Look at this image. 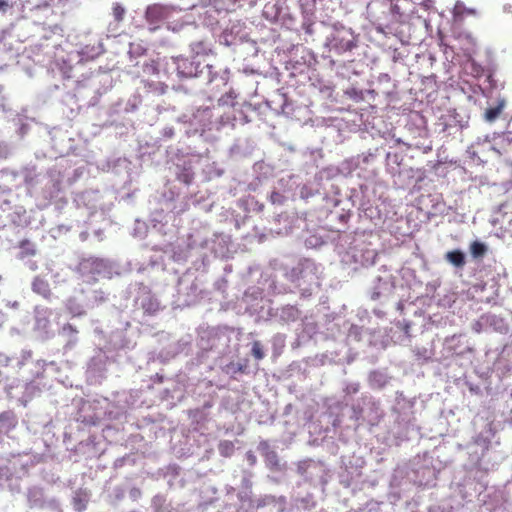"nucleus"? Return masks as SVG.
I'll use <instances>...</instances> for the list:
<instances>
[{
	"mask_svg": "<svg viewBox=\"0 0 512 512\" xmlns=\"http://www.w3.org/2000/svg\"><path fill=\"white\" fill-rule=\"evenodd\" d=\"M174 7L155 3L149 5L145 11L146 22L151 25V30L155 31L161 24L171 17L174 12Z\"/></svg>",
	"mask_w": 512,
	"mask_h": 512,
	"instance_id": "nucleus-1",
	"label": "nucleus"
},
{
	"mask_svg": "<svg viewBox=\"0 0 512 512\" xmlns=\"http://www.w3.org/2000/svg\"><path fill=\"white\" fill-rule=\"evenodd\" d=\"M174 63L176 65L177 75L181 79L196 77L199 72L198 65L188 58L177 57Z\"/></svg>",
	"mask_w": 512,
	"mask_h": 512,
	"instance_id": "nucleus-2",
	"label": "nucleus"
},
{
	"mask_svg": "<svg viewBox=\"0 0 512 512\" xmlns=\"http://www.w3.org/2000/svg\"><path fill=\"white\" fill-rule=\"evenodd\" d=\"M32 290L45 299H49L52 295L49 282L39 276L34 278L32 282Z\"/></svg>",
	"mask_w": 512,
	"mask_h": 512,
	"instance_id": "nucleus-3",
	"label": "nucleus"
},
{
	"mask_svg": "<svg viewBox=\"0 0 512 512\" xmlns=\"http://www.w3.org/2000/svg\"><path fill=\"white\" fill-rule=\"evenodd\" d=\"M445 259L455 267L461 268L465 265V254L461 250L448 251L445 254Z\"/></svg>",
	"mask_w": 512,
	"mask_h": 512,
	"instance_id": "nucleus-4",
	"label": "nucleus"
},
{
	"mask_svg": "<svg viewBox=\"0 0 512 512\" xmlns=\"http://www.w3.org/2000/svg\"><path fill=\"white\" fill-rule=\"evenodd\" d=\"M453 14L455 19L463 20L467 16H473L476 11L472 8H467L463 2H457L454 6Z\"/></svg>",
	"mask_w": 512,
	"mask_h": 512,
	"instance_id": "nucleus-5",
	"label": "nucleus"
},
{
	"mask_svg": "<svg viewBox=\"0 0 512 512\" xmlns=\"http://www.w3.org/2000/svg\"><path fill=\"white\" fill-rule=\"evenodd\" d=\"M487 252V246L479 241H474L470 244V253L473 258H482Z\"/></svg>",
	"mask_w": 512,
	"mask_h": 512,
	"instance_id": "nucleus-6",
	"label": "nucleus"
},
{
	"mask_svg": "<svg viewBox=\"0 0 512 512\" xmlns=\"http://www.w3.org/2000/svg\"><path fill=\"white\" fill-rule=\"evenodd\" d=\"M142 308L148 314L154 315L160 310V303L157 301V299L149 297L145 302L142 303Z\"/></svg>",
	"mask_w": 512,
	"mask_h": 512,
	"instance_id": "nucleus-7",
	"label": "nucleus"
},
{
	"mask_svg": "<svg viewBox=\"0 0 512 512\" xmlns=\"http://www.w3.org/2000/svg\"><path fill=\"white\" fill-rule=\"evenodd\" d=\"M19 247L21 249V257L22 258L34 256L36 254V249H35L34 245L27 239L22 240L20 242Z\"/></svg>",
	"mask_w": 512,
	"mask_h": 512,
	"instance_id": "nucleus-8",
	"label": "nucleus"
},
{
	"mask_svg": "<svg viewBox=\"0 0 512 512\" xmlns=\"http://www.w3.org/2000/svg\"><path fill=\"white\" fill-rule=\"evenodd\" d=\"M503 106L504 104L503 103H500L499 105H497L496 107H492V108H488L486 111H485V119L488 121V122H493L495 121L499 115L501 114L502 112V109H503Z\"/></svg>",
	"mask_w": 512,
	"mask_h": 512,
	"instance_id": "nucleus-9",
	"label": "nucleus"
},
{
	"mask_svg": "<svg viewBox=\"0 0 512 512\" xmlns=\"http://www.w3.org/2000/svg\"><path fill=\"white\" fill-rule=\"evenodd\" d=\"M126 10L120 3H114L112 6V15L117 22H121L124 19Z\"/></svg>",
	"mask_w": 512,
	"mask_h": 512,
	"instance_id": "nucleus-10",
	"label": "nucleus"
},
{
	"mask_svg": "<svg viewBox=\"0 0 512 512\" xmlns=\"http://www.w3.org/2000/svg\"><path fill=\"white\" fill-rule=\"evenodd\" d=\"M251 354L256 360H262L265 357L263 346L260 341L253 342Z\"/></svg>",
	"mask_w": 512,
	"mask_h": 512,
	"instance_id": "nucleus-11",
	"label": "nucleus"
},
{
	"mask_svg": "<svg viewBox=\"0 0 512 512\" xmlns=\"http://www.w3.org/2000/svg\"><path fill=\"white\" fill-rule=\"evenodd\" d=\"M234 450V445L231 441H223L219 445V451L224 456H229Z\"/></svg>",
	"mask_w": 512,
	"mask_h": 512,
	"instance_id": "nucleus-12",
	"label": "nucleus"
},
{
	"mask_svg": "<svg viewBox=\"0 0 512 512\" xmlns=\"http://www.w3.org/2000/svg\"><path fill=\"white\" fill-rule=\"evenodd\" d=\"M177 179L185 184H190L192 182V179H193V174L190 173L188 170H184L182 173H180L178 176H177Z\"/></svg>",
	"mask_w": 512,
	"mask_h": 512,
	"instance_id": "nucleus-13",
	"label": "nucleus"
},
{
	"mask_svg": "<svg viewBox=\"0 0 512 512\" xmlns=\"http://www.w3.org/2000/svg\"><path fill=\"white\" fill-rule=\"evenodd\" d=\"M8 3L5 0H0V11L6 12Z\"/></svg>",
	"mask_w": 512,
	"mask_h": 512,
	"instance_id": "nucleus-14",
	"label": "nucleus"
},
{
	"mask_svg": "<svg viewBox=\"0 0 512 512\" xmlns=\"http://www.w3.org/2000/svg\"><path fill=\"white\" fill-rule=\"evenodd\" d=\"M64 329H65V330H68V331H70V332H72V333H77V329H76L73 325H71V324H67V325L64 327Z\"/></svg>",
	"mask_w": 512,
	"mask_h": 512,
	"instance_id": "nucleus-15",
	"label": "nucleus"
},
{
	"mask_svg": "<svg viewBox=\"0 0 512 512\" xmlns=\"http://www.w3.org/2000/svg\"><path fill=\"white\" fill-rule=\"evenodd\" d=\"M244 370H245V366H243V365H238V367H237V371H238V372H244Z\"/></svg>",
	"mask_w": 512,
	"mask_h": 512,
	"instance_id": "nucleus-16",
	"label": "nucleus"
}]
</instances>
